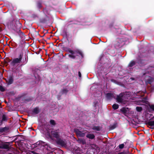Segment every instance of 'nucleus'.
Wrapping results in <instances>:
<instances>
[{
  "label": "nucleus",
  "mask_w": 154,
  "mask_h": 154,
  "mask_svg": "<svg viewBox=\"0 0 154 154\" xmlns=\"http://www.w3.org/2000/svg\"><path fill=\"white\" fill-rule=\"evenodd\" d=\"M23 57V53H21L18 58H14L11 62L10 64L12 66L14 67L17 65H19V64L21 62V60Z\"/></svg>",
  "instance_id": "f257e3e1"
},
{
  "label": "nucleus",
  "mask_w": 154,
  "mask_h": 154,
  "mask_svg": "<svg viewBox=\"0 0 154 154\" xmlns=\"http://www.w3.org/2000/svg\"><path fill=\"white\" fill-rule=\"evenodd\" d=\"M67 51L71 54L68 55L69 57L71 58L75 59L76 58V56H78L77 55H73L74 54H79L82 57H83V54L82 52L79 50L73 51L71 50L70 48H68L67 49Z\"/></svg>",
  "instance_id": "f03ea898"
},
{
  "label": "nucleus",
  "mask_w": 154,
  "mask_h": 154,
  "mask_svg": "<svg viewBox=\"0 0 154 154\" xmlns=\"http://www.w3.org/2000/svg\"><path fill=\"white\" fill-rule=\"evenodd\" d=\"M51 134L53 137L56 138L58 143L63 146L66 145V142L60 139V133L57 131H53L51 132Z\"/></svg>",
  "instance_id": "7ed1b4c3"
},
{
  "label": "nucleus",
  "mask_w": 154,
  "mask_h": 154,
  "mask_svg": "<svg viewBox=\"0 0 154 154\" xmlns=\"http://www.w3.org/2000/svg\"><path fill=\"white\" fill-rule=\"evenodd\" d=\"M124 44V42L123 39L121 38H118L115 42L114 44V46L116 49H118L122 47Z\"/></svg>",
  "instance_id": "20e7f679"
},
{
  "label": "nucleus",
  "mask_w": 154,
  "mask_h": 154,
  "mask_svg": "<svg viewBox=\"0 0 154 154\" xmlns=\"http://www.w3.org/2000/svg\"><path fill=\"white\" fill-rule=\"evenodd\" d=\"M115 99L119 103H120L122 104H125L127 101V99L126 97H116Z\"/></svg>",
  "instance_id": "39448f33"
},
{
  "label": "nucleus",
  "mask_w": 154,
  "mask_h": 154,
  "mask_svg": "<svg viewBox=\"0 0 154 154\" xmlns=\"http://www.w3.org/2000/svg\"><path fill=\"white\" fill-rule=\"evenodd\" d=\"M154 80V79L152 77L147 75L146 76V79L144 81L145 84L147 85L148 84H151L153 82Z\"/></svg>",
  "instance_id": "423d86ee"
},
{
  "label": "nucleus",
  "mask_w": 154,
  "mask_h": 154,
  "mask_svg": "<svg viewBox=\"0 0 154 154\" xmlns=\"http://www.w3.org/2000/svg\"><path fill=\"white\" fill-rule=\"evenodd\" d=\"M74 131L78 137H83L85 135V133L81 132L77 129H75Z\"/></svg>",
  "instance_id": "0eeeda50"
},
{
  "label": "nucleus",
  "mask_w": 154,
  "mask_h": 154,
  "mask_svg": "<svg viewBox=\"0 0 154 154\" xmlns=\"http://www.w3.org/2000/svg\"><path fill=\"white\" fill-rule=\"evenodd\" d=\"M131 92L129 91H125L121 93L119 95L116 96H130Z\"/></svg>",
  "instance_id": "6e6552de"
},
{
  "label": "nucleus",
  "mask_w": 154,
  "mask_h": 154,
  "mask_svg": "<svg viewBox=\"0 0 154 154\" xmlns=\"http://www.w3.org/2000/svg\"><path fill=\"white\" fill-rule=\"evenodd\" d=\"M5 80H6L7 82L8 85H10L12 84L14 82V78L11 75H10L9 76V78L8 80H6V79Z\"/></svg>",
  "instance_id": "1a4fd4ad"
},
{
  "label": "nucleus",
  "mask_w": 154,
  "mask_h": 154,
  "mask_svg": "<svg viewBox=\"0 0 154 154\" xmlns=\"http://www.w3.org/2000/svg\"><path fill=\"white\" fill-rule=\"evenodd\" d=\"M16 25L17 26V24H16ZM17 26H18V28H17V29H15V30L18 33H20L21 32V30H20V29L21 28V27L22 25L20 23H19L18 24V25Z\"/></svg>",
  "instance_id": "9d476101"
},
{
  "label": "nucleus",
  "mask_w": 154,
  "mask_h": 154,
  "mask_svg": "<svg viewBox=\"0 0 154 154\" xmlns=\"http://www.w3.org/2000/svg\"><path fill=\"white\" fill-rule=\"evenodd\" d=\"M136 62L134 60H131L128 65V67H131L136 64Z\"/></svg>",
  "instance_id": "9b49d317"
},
{
  "label": "nucleus",
  "mask_w": 154,
  "mask_h": 154,
  "mask_svg": "<svg viewBox=\"0 0 154 154\" xmlns=\"http://www.w3.org/2000/svg\"><path fill=\"white\" fill-rule=\"evenodd\" d=\"M42 2L41 1H39L37 2V7L39 9H41L42 7Z\"/></svg>",
  "instance_id": "f8f14e48"
},
{
  "label": "nucleus",
  "mask_w": 154,
  "mask_h": 154,
  "mask_svg": "<svg viewBox=\"0 0 154 154\" xmlns=\"http://www.w3.org/2000/svg\"><path fill=\"white\" fill-rule=\"evenodd\" d=\"M128 108L127 107H123L120 109V111L123 113H125L128 111Z\"/></svg>",
  "instance_id": "ddd939ff"
},
{
  "label": "nucleus",
  "mask_w": 154,
  "mask_h": 154,
  "mask_svg": "<svg viewBox=\"0 0 154 154\" xmlns=\"http://www.w3.org/2000/svg\"><path fill=\"white\" fill-rule=\"evenodd\" d=\"M78 143H82V144H85L86 143L85 140L82 138H79L77 140Z\"/></svg>",
  "instance_id": "4468645a"
},
{
  "label": "nucleus",
  "mask_w": 154,
  "mask_h": 154,
  "mask_svg": "<svg viewBox=\"0 0 154 154\" xmlns=\"http://www.w3.org/2000/svg\"><path fill=\"white\" fill-rule=\"evenodd\" d=\"M2 148L6 149H9L10 148V146L9 145L7 144H4L2 145Z\"/></svg>",
  "instance_id": "2eb2a0df"
},
{
  "label": "nucleus",
  "mask_w": 154,
  "mask_h": 154,
  "mask_svg": "<svg viewBox=\"0 0 154 154\" xmlns=\"http://www.w3.org/2000/svg\"><path fill=\"white\" fill-rule=\"evenodd\" d=\"M86 137L88 138L93 139L94 137L95 136L93 134H88L86 135Z\"/></svg>",
  "instance_id": "dca6fc26"
},
{
  "label": "nucleus",
  "mask_w": 154,
  "mask_h": 154,
  "mask_svg": "<svg viewBox=\"0 0 154 154\" xmlns=\"http://www.w3.org/2000/svg\"><path fill=\"white\" fill-rule=\"evenodd\" d=\"M68 91V90L66 88H63L61 91V93L62 94H66Z\"/></svg>",
  "instance_id": "f3484780"
},
{
  "label": "nucleus",
  "mask_w": 154,
  "mask_h": 154,
  "mask_svg": "<svg viewBox=\"0 0 154 154\" xmlns=\"http://www.w3.org/2000/svg\"><path fill=\"white\" fill-rule=\"evenodd\" d=\"M148 125L150 126H154V121H149L148 122Z\"/></svg>",
  "instance_id": "a211bd4d"
},
{
  "label": "nucleus",
  "mask_w": 154,
  "mask_h": 154,
  "mask_svg": "<svg viewBox=\"0 0 154 154\" xmlns=\"http://www.w3.org/2000/svg\"><path fill=\"white\" fill-rule=\"evenodd\" d=\"M40 21L41 23H45L47 22V20L45 18H43L40 19Z\"/></svg>",
  "instance_id": "6ab92c4d"
},
{
  "label": "nucleus",
  "mask_w": 154,
  "mask_h": 154,
  "mask_svg": "<svg viewBox=\"0 0 154 154\" xmlns=\"http://www.w3.org/2000/svg\"><path fill=\"white\" fill-rule=\"evenodd\" d=\"M8 94L10 96H14L16 94V92L14 91H11L8 92Z\"/></svg>",
  "instance_id": "aec40b11"
},
{
  "label": "nucleus",
  "mask_w": 154,
  "mask_h": 154,
  "mask_svg": "<svg viewBox=\"0 0 154 154\" xmlns=\"http://www.w3.org/2000/svg\"><path fill=\"white\" fill-rule=\"evenodd\" d=\"M119 107V105L117 104H115L112 105V107L114 109H117Z\"/></svg>",
  "instance_id": "412c9836"
},
{
  "label": "nucleus",
  "mask_w": 154,
  "mask_h": 154,
  "mask_svg": "<svg viewBox=\"0 0 154 154\" xmlns=\"http://www.w3.org/2000/svg\"><path fill=\"white\" fill-rule=\"evenodd\" d=\"M39 112L38 108L37 107L35 108L33 111V112L35 114H38Z\"/></svg>",
  "instance_id": "4be33fe9"
},
{
  "label": "nucleus",
  "mask_w": 154,
  "mask_h": 154,
  "mask_svg": "<svg viewBox=\"0 0 154 154\" xmlns=\"http://www.w3.org/2000/svg\"><path fill=\"white\" fill-rule=\"evenodd\" d=\"M7 120V117L6 116L4 115H3L2 116V122L6 121Z\"/></svg>",
  "instance_id": "5701e85b"
},
{
  "label": "nucleus",
  "mask_w": 154,
  "mask_h": 154,
  "mask_svg": "<svg viewBox=\"0 0 154 154\" xmlns=\"http://www.w3.org/2000/svg\"><path fill=\"white\" fill-rule=\"evenodd\" d=\"M149 106L150 109L152 111H154V104H149Z\"/></svg>",
  "instance_id": "b1692460"
},
{
  "label": "nucleus",
  "mask_w": 154,
  "mask_h": 154,
  "mask_svg": "<svg viewBox=\"0 0 154 154\" xmlns=\"http://www.w3.org/2000/svg\"><path fill=\"white\" fill-rule=\"evenodd\" d=\"M136 109L137 111L138 112H140L142 110V108L141 107H137Z\"/></svg>",
  "instance_id": "393cba45"
},
{
  "label": "nucleus",
  "mask_w": 154,
  "mask_h": 154,
  "mask_svg": "<svg viewBox=\"0 0 154 154\" xmlns=\"http://www.w3.org/2000/svg\"><path fill=\"white\" fill-rule=\"evenodd\" d=\"M111 81L112 82H113L115 84H119V82L117 81L116 80L114 79H111Z\"/></svg>",
  "instance_id": "a878e982"
},
{
  "label": "nucleus",
  "mask_w": 154,
  "mask_h": 154,
  "mask_svg": "<svg viewBox=\"0 0 154 154\" xmlns=\"http://www.w3.org/2000/svg\"><path fill=\"white\" fill-rule=\"evenodd\" d=\"M0 91L2 92H3L5 91V88L2 85H0Z\"/></svg>",
  "instance_id": "bb28decb"
},
{
  "label": "nucleus",
  "mask_w": 154,
  "mask_h": 154,
  "mask_svg": "<svg viewBox=\"0 0 154 154\" xmlns=\"http://www.w3.org/2000/svg\"><path fill=\"white\" fill-rule=\"evenodd\" d=\"M6 129L7 128L5 127L1 128L0 129V132H5L6 130Z\"/></svg>",
  "instance_id": "cd10ccee"
},
{
  "label": "nucleus",
  "mask_w": 154,
  "mask_h": 154,
  "mask_svg": "<svg viewBox=\"0 0 154 154\" xmlns=\"http://www.w3.org/2000/svg\"><path fill=\"white\" fill-rule=\"evenodd\" d=\"M43 12L45 13H47L48 12V10L46 8H43Z\"/></svg>",
  "instance_id": "c85d7f7f"
},
{
  "label": "nucleus",
  "mask_w": 154,
  "mask_h": 154,
  "mask_svg": "<svg viewBox=\"0 0 154 154\" xmlns=\"http://www.w3.org/2000/svg\"><path fill=\"white\" fill-rule=\"evenodd\" d=\"M12 61V60L9 59V58H8L7 59V61L5 62V63L6 64H8V63Z\"/></svg>",
  "instance_id": "c756f323"
},
{
  "label": "nucleus",
  "mask_w": 154,
  "mask_h": 154,
  "mask_svg": "<svg viewBox=\"0 0 154 154\" xmlns=\"http://www.w3.org/2000/svg\"><path fill=\"white\" fill-rule=\"evenodd\" d=\"M106 96H113V94L110 93H108L106 94Z\"/></svg>",
  "instance_id": "7c9ffc66"
},
{
  "label": "nucleus",
  "mask_w": 154,
  "mask_h": 154,
  "mask_svg": "<svg viewBox=\"0 0 154 154\" xmlns=\"http://www.w3.org/2000/svg\"><path fill=\"white\" fill-rule=\"evenodd\" d=\"M50 123L51 125H54L55 124V121L53 120H51L50 121Z\"/></svg>",
  "instance_id": "2f4dec72"
},
{
  "label": "nucleus",
  "mask_w": 154,
  "mask_h": 154,
  "mask_svg": "<svg viewBox=\"0 0 154 154\" xmlns=\"http://www.w3.org/2000/svg\"><path fill=\"white\" fill-rule=\"evenodd\" d=\"M94 130H96L97 131H99L100 130L99 128L98 127H94L93 128Z\"/></svg>",
  "instance_id": "473e14b6"
},
{
  "label": "nucleus",
  "mask_w": 154,
  "mask_h": 154,
  "mask_svg": "<svg viewBox=\"0 0 154 154\" xmlns=\"http://www.w3.org/2000/svg\"><path fill=\"white\" fill-rule=\"evenodd\" d=\"M124 145L123 144H122L119 145V147L120 149H122L124 148Z\"/></svg>",
  "instance_id": "72a5a7b5"
},
{
  "label": "nucleus",
  "mask_w": 154,
  "mask_h": 154,
  "mask_svg": "<svg viewBox=\"0 0 154 154\" xmlns=\"http://www.w3.org/2000/svg\"><path fill=\"white\" fill-rule=\"evenodd\" d=\"M78 75L79 77H81V74L80 71L78 72Z\"/></svg>",
  "instance_id": "f704fd0d"
},
{
  "label": "nucleus",
  "mask_w": 154,
  "mask_h": 154,
  "mask_svg": "<svg viewBox=\"0 0 154 154\" xmlns=\"http://www.w3.org/2000/svg\"><path fill=\"white\" fill-rule=\"evenodd\" d=\"M4 42V40H2L0 41V43H3Z\"/></svg>",
  "instance_id": "c9c22d12"
},
{
  "label": "nucleus",
  "mask_w": 154,
  "mask_h": 154,
  "mask_svg": "<svg viewBox=\"0 0 154 154\" xmlns=\"http://www.w3.org/2000/svg\"><path fill=\"white\" fill-rule=\"evenodd\" d=\"M143 61V60H140L139 61V63H140H140H141V62H142Z\"/></svg>",
  "instance_id": "e433bc0d"
},
{
  "label": "nucleus",
  "mask_w": 154,
  "mask_h": 154,
  "mask_svg": "<svg viewBox=\"0 0 154 154\" xmlns=\"http://www.w3.org/2000/svg\"><path fill=\"white\" fill-rule=\"evenodd\" d=\"M142 102H143V103H147L144 100H142Z\"/></svg>",
  "instance_id": "4c0bfd02"
},
{
  "label": "nucleus",
  "mask_w": 154,
  "mask_h": 154,
  "mask_svg": "<svg viewBox=\"0 0 154 154\" xmlns=\"http://www.w3.org/2000/svg\"><path fill=\"white\" fill-rule=\"evenodd\" d=\"M26 95V94H25L24 95H22L21 96L22 97H23V96H25Z\"/></svg>",
  "instance_id": "58836bf2"
},
{
  "label": "nucleus",
  "mask_w": 154,
  "mask_h": 154,
  "mask_svg": "<svg viewBox=\"0 0 154 154\" xmlns=\"http://www.w3.org/2000/svg\"><path fill=\"white\" fill-rule=\"evenodd\" d=\"M131 79H132V80H134V78H131Z\"/></svg>",
  "instance_id": "ea45409f"
},
{
  "label": "nucleus",
  "mask_w": 154,
  "mask_h": 154,
  "mask_svg": "<svg viewBox=\"0 0 154 154\" xmlns=\"http://www.w3.org/2000/svg\"><path fill=\"white\" fill-rule=\"evenodd\" d=\"M152 90L154 91V87L152 88Z\"/></svg>",
  "instance_id": "a19ab883"
},
{
  "label": "nucleus",
  "mask_w": 154,
  "mask_h": 154,
  "mask_svg": "<svg viewBox=\"0 0 154 154\" xmlns=\"http://www.w3.org/2000/svg\"><path fill=\"white\" fill-rule=\"evenodd\" d=\"M27 61H25V64L26 63H27Z\"/></svg>",
  "instance_id": "79ce46f5"
},
{
  "label": "nucleus",
  "mask_w": 154,
  "mask_h": 154,
  "mask_svg": "<svg viewBox=\"0 0 154 154\" xmlns=\"http://www.w3.org/2000/svg\"><path fill=\"white\" fill-rule=\"evenodd\" d=\"M140 96L142 97V96H144L143 95H140Z\"/></svg>",
  "instance_id": "37998d69"
},
{
  "label": "nucleus",
  "mask_w": 154,
  "mask_h": 154,
  "mask_svg": "<svg viewBox=\"0 0 154 154\" xmlns=\"http://www.w3.org/2000/svg\"><path fill=\"white\" fill-rule=\"evenodd\" d=\"M67 54H65V55H66Z\"/></svg>",
  "instance_id": "c03bdc74"
},
{
  "label": "nucleus",
  "mask_w": 154,
  "mask_h": 154,
  "mask_svg": "<svg viewBox=\"0 0 154 154\" xmlns=\"http://www.w3.org/2000/svg\"><path fill=\"white\" fill-rule=\"evenodd\" d=\"M67 54H65V55H66Z\"/></svg>",
  "instance_id": "a18cd8bd"
}]
</instances>
